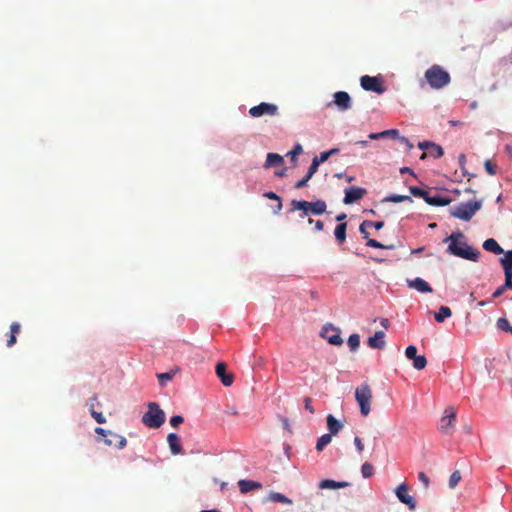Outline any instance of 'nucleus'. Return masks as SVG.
<instances>
[{
	"label": "nucleus",
	"instance_id": "nucleus-1",
	"mask_svg": "<svg viewBox=\"0 0 512 512\" xmlns=\"http://www.w3.org/2000/svg\"><path fill=\"white\" fill-rule=\"evenodd\" d=\"M444 242H449L447 253L450 255L470 261H477L479 258L480 252L467 244L461 231L453 232Z\"/></svg>",
	"mask_w": 512,
	"mask_h": 512
},
{
	"label": "nucleus",
	"instance_id": "nucleus-2",
	"mask_svg": "<svg viewBox=\"0 0 512 512\" xmlns=\"http://www.w3.org/2000/svg\"><path fill=\"white\" fill-rule=\"evenodd\" d=\"M327 204L324 200L309 202L306 200H292L290 212L301 211L300 217L305 218L309 214L322 215L326 212Z\"/></svg>",
	"mask_w": 512,
	"mask_h": 512
},
{
	"label": "nucleus",
	"instance_id": "nucleus-3",
	"mask_svg": "<svg viewBox=\"0 0 512 512\" xmlns=\"http://www.w3.org/2000/svg\"><path fill=\"white\" fill-rule=\"evenodd\" d=\"M424 77L429 86L436 90L442 89L451 81L450 74L442 66L437 64H434L427 69Z\"/></svg>",
	"mask_w": 512,
	"mask_h": 512
},
{
	"label": "nucleus",
	"instance_id": "nucleus-4",
	"mask_svg": "<svg viewBox=\"0 0 512 512\" xmlns=\"http://www.w3.org/2000/svg\"><path fill=\"white\" fill-rule=\"evenodd\" d=\"M148 410L142 416L143 424L152 429L161 427L166 419L164 411L160 408L156 402H149Z\"/></svg>",
	"mask_w": 512,
	"mask_h": 512
},
{
	"label": "nucleus",
	"instance_id": "nucleus-5",
	"mask_svg": "<svg viewBox=\"0 0 512 512\" xmlns=\"http://www.w3.org/2000/svg\"><path fill=\"white\" fill-rule=\"evenodd\" d=\"M482 207V202L479 200L468 201L466 203H460L450 209V214L464 221H469L475 215V213Z\"/></svg>",
	"mask_w": 512,
	"mask_h": 512
},
{
	"label": "nucleus",
	"instance_id": "nucleus-6",
	"mask_svg": "<svg viewBox=\"0 0 512 512\" xmlns=\"http://www.w3.org/2000/svg\"><path fill=\"white\" fill-rule=\"evenodd\" d=\"M373 392L368 383L364 382L355 390V399L360 407L361 414L366 417L371 412Z\"/></svg>",
	"mask_w": 512,
	"mask_h": 512
},
{
	"label": "nucleus",
	"instance_id": "nucleus-7",
	"mask_svg": "<svg viewBox=\"0 0 512 512\" xmlns=\"http://www.w3.org/2000/svg\"><path fill=\"white\" fill-rule=\"evenodd\" d=\"M361 87L366 91H373L377 94H382L385 91L383 81L379 77L362 76L360 79Z\"/></svg>",
	"mask_w": 512,
	"mask_h": 512
},
{
	"label": "nucleus",
	"instance_id": "nucleus-8",
	"mask_svg": "<svg viewBox=\"0 0 512 512\" xmlns=\"http://www.w3.org/2000/svg\"><path fill=\"white\" fill-rule=\"evenodd\" d=\"M278 113V107L272 103L262 102L259 105L249 109V115L253 118H259L263 115L274 116Z\"/></svg>",
	"mask_w": 512,
	"mask_h": 512
},
{
	"label": "nucleus",
	"instance_id": "nucleus-9",
	"mask_svg": "<svg viewBox=\"0 0 512 512\" xmlns=\"http://www.w3.org/2000/svg\"><path fill=\"white\" fill-rule=\"evenodd\" d=\"M408 491V486L405 483H402L396 488L395 493L401 503L406 504L410 510H415L416 501L408 494Z\"/></svg>",
	"mask_w": 512,
	"mask_h": 512
},
{
	"label": "nucleus",
	"instance_id": "nucleus-10",
	"mask_svg": "<svg viewBox=\"0 0 512 512\" xmlns=\"http://www.w3.org/2000/svg\"><path fill=\"white\" fill-rule=\"evenodd\" d=\"M367 194V190L362 187L351 186L345 189L344 204H352L361 200Z\"/></svg>",
	"mask_w": 512,
	"mask_h": 512
},
{
	"label": "nucleus",
	"instance_id": "nucleus-11",
	"mask_svg": "<svg viewBox=\"0 0 512 512\" xmlns=\"http://www.w3.org/2000/svg\"><path fill=\"white\" fill-rule=\"evenodd\" d=\"M456 418V412L453 407H447L444 411V416L440 420L439 429L445 434L450 433V429L453 427V422Z\"/></svg>",
	"mask_w": 512,
	"mask_h": 512
},
{
	"label": "nucleus",
	"instance_id": "nucleus-12",
	"mask_svg": "<svg viewBox=\"0 0 512 512\" xmlns=\"http://www.w3.org/2000/svg\"><path fill=\"white\" fill-rule=\"evenodd\" d=\"M334 103L339 110L346 111L351 108L350 95L345 91H338L334 94Z\"/></svg>",
	"mask_w": 512,
	"mask_h": 512
},
{
	"label": "nucleus",
	"instance_id": "nucleus-13",
	"mask_svg": "<svg viewBox=\"0 0 512 512\" xmlns=\"http://www.w3.org/2000/svg\"><path fill=\"white\" fill-rule=\"evenodd\" d=\"M226 364L223 362H220L216 365V374L220 378L222 384L224 386H231L234 380V377L232 374L227 373Z\"/></svg>",
	"mask_w": 512,
	"mask_h": 512
},
{
	"label": "nucleus",
	"instance_id": "nucleus-14",
	"mask_svg": "<svg viewBox=\"0 0 512 512\" xmlns=\"http://www.w3.org/2000/svg\"><path fill=\"white\" fill-rule=\"evenodd\" d=\"M407 284L410 288L416 289L421 293H431L433 291L429 283L419 277L413 280H407Z\"/></svg>",
	"mask_w": 512,
	"mask_h": 512
},
{
	"label": "nucleus",
	"instance_id": "nucleus-15",
	"mask_svg": "<svg viewBox=\"0 0 512 512\" xmlns=\"http://www.w3.org/2000/svg\"><path fill=\"white\" fill-rule=\"evenodd\" d=\"M167 442L170 448V451L173 455H178L182 452V445L180 443V438L175 433H170L167 436Z\"/></svg>",
	"mask_w": 512,
	"mask_h": 512
},
{
	"label": "nucleus",
	"instance_id": "nucleus-16",
	"mask_svg": "<svg viewBox=\"0 0 512 512\" xmlns=\"http://www.w3.org/2000/svg\"><path fill=\"white\" fill-rule=\"evenodd\" d=\"M385 333L383 331H376L372 337L368 339L369 347L373 349H382L385 346Z\"/></svg>",
	"mask_w": 512,
	"mask_h": 512
},
{
	"label": "nucleus",
	"instance_id": "nucleus-17",
	"mask_svg": "<svg viewBox=\"0 0 512 512\" xmlns=\"http://www.w3.org/2000/svg\"><path fill=\"white\" fill-rule=\"evenodd\" d=\"M451 202V199L449 197H446V196H442L440 194H435V195H428V197L426 198V203L431 205V206H446L448 204H450Z\"/></svg>",
	"mask_w": 512,
	"mask_h": 512
},
{
	"label": "nucleus",
	"instance_id": "nucleus-18",
	"mask_svg": "<svg viewBox=\"0 0 512 512\" xmlns=\"http://www.w3.org/2000/svg\"><path fill=\"white\" fill-rule=\"evenodd\" d=\"M349 485H350V483L346 482V481H335L332 479H325L319 483V488H321V489H340V488L348 487Z\"/></svg>",
	"mask_w": 512,
	"mask_h": 512
},
{
	"label": "nucleus",
	"instance_id": "nucleus-19",
	"mask_svg": "<svg viewBox=\"0 0 512 512\" xmlns=\"http://www.w3.org/2000/svg\"><path fill=\"white\" fill-rule=\"evenodd\" d=\"M328 331L334 332L332 335L327 336V340L330 344L339 346L343 343V339L341 338L339 331L335 329L333 326H325L323 329V336H325V333Z\"/></svg>",
	"mask_w": 512,
	"mask_h": 512
},
{
	"label": "nucleus",
	"instance_id": "nucleus-20",
	"mask_svg": "<svg viewBox=\"0 0 512 512\" xmlns=\"http://www.w3.org/2000/svg\"><path fill=\"white\" fill-rule=\"evenodd\" d=\"M483 248L486 251L494 253L496 255L502 254L504 252V250L500 247L498 242L493 238L485 240L483 243Z\"/></svg>",
	"mask_w": 512,
	"mask_h": 512
},
{
	"label": "nucleus",
	"instance_id": "nucleus-21",
	"mask_svg": "<svg viewBox=\"0 0 512 512\" xmlns=\"http://www.w3.org/2000/svg\"><path fill=\"white\" fill-rule=\"evenodd\" d=\"M239 489L241 493H248L253 489H259L262 485L259 482L251 481V480H240L238 482Z\"/></svg>",
	"mask_w": 512,
	"mask_h": 512
},
{
	"label": "nucleus",
	"instance_id": "nucleus-22",
	"mask_svg": "<svg viewBox=\"0 0 512 512\" xmlns=\"http://www.w3.org/2000/svg\"><path fill=\"white\" fill-rule=\"evenodd\" d=\"M20 331H21V326L18 322H13L10 325V335L7 340V347L10 348L16 344L17 335L20 333Z\"/></svg>",
	"mask_w": 512,
	"mask_h": 512
},
{
	"label": "nucleus",
	"instance_id": "nucleus-23",
	"mask_svg": "<svg viewBox=\"0 0 512 512\" xmlns=\"http://www.w3.org/2000/svg\"><path fill=\"white\" fill-rule=\"evenodd\" d=\"M507 289H511L512 290V275L510 274H505V282L503 285H501L500 287H498L494 293L492 294V297L493 298H498L500 297L501 295H503V293L507 290Z\"/></svg>",
	"mask_w": 512,
	"mask_h": 512
},
{
	"label": "nucleus",
	"instance_id": "nucleus-24",
	"mask_svg": "<svg viewBox=\"0 0 512 512\" xmlns=\"http://www.w3.org/2000/svg\"><path fill=\"white\" fill-rule=\"evenodd\" d=\"M500 263L503 266L504 274L512 275V249L505 253L504 257L500 259Z\"/></svg>",
	"mask_w": 512,
	"mask_h": 512
},
{
	"label": "nucleus",
	"instance_id": "nucleus-25",
	"mask_svg": "<svg viewBox=\"0 0 512 512\" xmlns=\"http://www.w3.org/2000/svg\"><path fill=\"white\" fill-rule=\"evenodd\" d=\"M347 223H340L334 230L335 239L339 244H343L346 240Z\"/></svg>",
	"mask_w": 512,
	"mask_h": 512
},
{
	"label": "nucleus",
	"instance_id": "nucleus-26",
	"mask_svg": "<svg viewBox=\"0 0 512 512\" xmlns=\"http://www.w3.org/2000/svg\"><path fill=\"white\" fill-rule=\"evenodd\" d=\"M327 426L331 435L337 434L342 428V424L331 414L327 416Z\"/></svg>",
	"mask_w": 512,
	"mask_h": 512
},
{
	"label": "nucleus",
	"instance_id": "nucleus-27",
	"mask_svg": "<svg viewBox=\"0 0 512 512\" xmlns=\"http://www.w3.org/2000/svg\"><path fill=\"white\" fill-rule=\"evenodd\" d=\"M283 162H284V160L281 155H279L277 153H268L266 162H265V167L269 168L272 166H278V165H281Z\"/></svg>",
	"mask_w": 512,
	"mask_h": 512
},
{
	"label": "nucleus",
	"instance_id": "nucleus-28",
	"mask_svg": "<svg viewBox=\"0 0 512 512\" xmlns=\"http://www.w3.org/2000/svg\"><path fill=\"white\" fill-rule=\"evenodd\" d=\"M443 154H444V151H443V149H442V147H441V146H439V145H437V144H435V143H431V145H430V148H429L428 152L423 153V154H422V156H421V158L423 159V158H425L427 155H429V156H431V157H433V158L437 159V158L442 157V156H443Z\"/></svg>",
	"mask_w": 512,
	"mask_h": 512
},
{
	"label": "nucleus",
	"instance_id": "nucleus-29",
	"mask_svg": "<svg viewBox=\"0 0 512 512\" xmlns=\"http://www.w3.org/2000/svg\"><path fill=\"white\" fill-rule=\"evenodd\" d=\"M115 439H116V442H114L112 439H105L104 442L107 446H112L114 445L115 447H117L118 449H123L126 444H127V440L124 436H121V435H116V434H113L112 435Z\"/></svg>",
	"mask_w": 512,
	"mask_h": 512
},
{
	"label": "nucleus",
	"instance_id": "nucleus-30",
	"mask_svg": "<svg viewBox=\"0 0 512 512\" xmlns=\"http://www.w3.org/2000/svg\"><path fill=\"white\" fill-rule=\"evenodd\" d=\"M267 499L271 502H279L287 505L292 504V500L290 498L279 492H270Z\"/></svg>",
	"mask_w": 512,
	"mask_h": 512
},
{
	"label": "nucleus",
	"instance_id": "nucleus-31",
	"mask_svg": "<svg viewBox=\"0 0 512 512\" xmlns=\"http://www.w3.org/2000/svg\"><path fill=\"white\" fill-rule=\"evenodd\" d=\"M452 315V311L447 306H441L439 311L435 313V320L439 323H442L446 318Z\"/></svg>",
	"mask_w": 512,
	"mask_h": 512
},
{
	"label": "nucleus",
	"instance_id": "nucleus-32",
	"mask_svg": "<svg viewBox=\"0 0 512 512\" xmlns=\"http://www.w3.org/2000/svg\"><path fill=\"white\" fill-rule=\"evenodd\" d=\"M383 201L384 202H393V203H400V202H404V201L413 202V200L410 196L396 195V194L389 195V196L385 197Z\"/></svg>",
	"mask_w": 512,
	"mask_h": 512
},
{
	"label": "nucleus",
	"instance_id": "nucleus-33",
	"mask_svg": "<svg viewBox=\"0 0 512 512\" xmlns=\"http://www.w3.org/2000/svg\"><path fill=\"white\" fill-rule=\"evenodd\" d=\"M176 371H170L157 374V379L160 386H165L166 382L171 381L175 376Z\"/></svg>",
	"mask_w": 512,
	"mask_h": 512
},
{
	"label": "nucleus",
	"instance_id": "nucleus-34",
	"mask_svg": "<svg viewBox=\"0 0 512 512\" xmlns=\"http://www.w3.org/2000/svg\"><path fill=\"white\" fill-rule=\"evenodd\" d=\"M331 440V434L322 435L316 443V449L318 451H322L331 442Z\"/></svg>",
	"mask_w": 512,
	"mask_h": 512
},
{
	"label": "nucleus",
	"instance_id": "nucleus-35",
	"mask_svg": "<svg viewBox=\"0 0 512 512\" xmlns=\"http://www.w3.org/2000/svg\"><path fill=\"white\" fill-rule=\"evenodd\" d=\"M347 344L351 351H356L360 346V337L358 334H351L348 338Z\"/></svg>",
	"mask_w": 512,
	"mask_h": 512
},
{
	"label": "nucleus",
	"instance_id": "nucleus-36",
	"mask_svg": "<svg viewBox=\"0 0 512 512\" xmlns=\"http://www.w3.org/2000/svg\"><path fill=\"white\" fill-rule=\"evenodd\" d=\"M426 365H427V360H426V357L424 355L416 356L413 359V367L416 370H422V369H424L426 367Z\"/></svg>",
	"mask_w": 512,
	"mask_h": 512
},
{
	"label": "nucleus",
	"instance_id": "nucleus-37",
	"mask_svg": "<svg viewBox=\"0 0 512 512\" xmlns=\"http://www.w3.org/2000/svg\"><path fill=\"white\" fill-rule=\"evenodd\" d=\"M375 470L372 464L366 462L361 467V473L364 478H370L373 476Z\"/></svg>",
	"mask_w": 512,
	"mask_h": 512
},
{
	"label": "nucleus",
	"instance_id": "nucleus-38",
	"mask_svg": "<svg viewBox=\"0 0 512 512\" xmlns=\"http://www.w3.org/2000/svg\"><path fill=\"white\" fill-rule=\"evenodd\" d=\"M409 190H410V193H411L413 196L423 198L425 201H426V198H427V197H428V195H429V192H428V191L423 190V189H421V188H419V187H415V186H413V187H410V188H409Z\"/></svg>",
	"mask_w": 512,
	"mask_h": 512
},
{
	"label": "nucleus",
	"instance_id": "nucleus-39",
	"mask_svg": "<svg viewBox=\"0 0 512 512\" xmlns=\"http://www.w3.org/2000/svg\"><path fill=\"white\" fill-rule=\"evenodd\" d=\"M89 409H90L91 416L95 419V421L97 423L103 424V423L106 422V419L103 416V414L101 412H97V411L94 410V405L93 404L89 405Z\"/></svg>",
	"mask_w": 512,
	"mask_h": 512
},
{
	"label": "nucleus",
	"instance_id": "nucleus-40",
	"mask_svg": "<svg viewBox=\"0 0 512 512\" xmlns=\"http://www.w3.org/2000/svg\"><path fill=\"white\" fill-rule=\"evenodd\" d=\"M497 327L503 331L512 333V326L506 318H499L497 320Z\"/></svg>",
	"mask_w": 512,
	"mask_h": 512
},
{
	"label": "nucleus",
	"instance_id": "nucleus-41",
	"mask_svg": "<svg viewBox=\"0 0 512 512\" xmlns=\"http://www.w3.org/2000/svg\"><path fill=\"white\" fill-rule=\"evenodd\" d=\"M461 480V474L459 471H454L449 478V487L455 488Z\"/></svg>",
	"mask_w": 512,
	"mask_h": 512
},
{
	"label": "nucleus",
	"instance_id": "nucleus-42",
	"mask_svg": "<svg viewBox=\"0 0 512 512\" xmlns=\"http://www.w3.org/2000/svg\"><path fill=\"white\" fill-rule=\"evenodd\" d=\"M484 167L489 175H495L497 173V165L493 163L491 160H486L484 162Z\"/></svg>",
	"mask_w": 512,
	"mask_h": 512
},
{
	"label": "nucleus",
	"instance_id": "nucleus-43",
	"mask_svg": "<svg viewBox=\"0 0 512 512\" xmlns=\"http://www.w3.org/2000/svg\"><path fill=\"white\" fill-rule=\"evenodd\" d=\"M405 355L408 359L413 360L417 356V348L414 345H409L405 350Z\"/></svg>",
	"mask_w": 512,
	"mask_h": 512
},
{
	"label": "nucleus",
	"instance_id": "nucleus-44",
	"mask_svg": "<svg viewBox=\"0 0 512 512\" xmlns=\"http://www.w3.org/2000/svg\"><path fill=\"white\" fill-rule=\"evenodd\" d=\"M319 165L320 163L315 158H313L312 163L307 172L308 177H313V175L317 172Z\"/></svg>",
	"mask_w": 512,
	"mask_h": 512
},
{
	"label": "nucleus",
	"instance_id": "nucleus-45",
	"mask_svg": "<svg viewBox=\"0 0 512 512\" xmlns=\"http://www.w3.org/2000/svg\"><path fill=\"white\" fill-rule=\"evenodd\" d=\"M183 422H184V418L181 415H174L170 419V424L174 428H177Z\"/></svg>",
	"mask_w": 512,
	"mask_h": 512
},
{
	"label": "nucleus",
	"instance_id": "nucleus-46",
	"mask_svg": "<svg viewBox=\"0 0 512 512\" xmlns=\"http://www.w3.org/2000/svg\"><path fill=\"white\" fill-rule=\"evenodd\" d=\"M366 245L369 247L379 248V249L387 248L385 245H383L382 243L378 242L375 239H368Z\"/></svg>",
	"mask_w": 512,
	"mask_h": 512
},
{
	"label": "nucleus",
	"instance_id": "nucleus-47",
	"mask_svg": "<svg viewBox=\"0 0 512 512\" xmlns=\"http://www.w3.org/2000/svg\"><path fill=\"white\" fill-rule=\"evenodd\" d=\"M301 152H302V147H301V145H300V144H297V145L293 148V150H291V151L289 152V155L291 156V160H292V161H295V160H296L297 155H299Z\"/></svg>",
	"mask_w": 512,
	"mask_h": 512
},
{
	"label": "nucleus",
	"instance_id": "nucleus-48",
	"mask_svg": "<svg viewBox=\"0 0 512 512\" xmlns=\"http://www.w3.org/2000/svg\"><path fill=\"white\" fill-rule=\"evenodd\" d=\"M418 479L424 485L425 488H428L430 481L428 476L424 472L418 473Z\"/></svg>",
	"mask_w": 512,
	"mask_h": 512
},
{
	"label": "nucleus",
	"instance_id": "nucleus-49",
	"mask_svg": "<svg viewBox=\"0 0 512 512\" xmlns=\"http://www.w3.org/2000/svg\"><path fill=\"white\" fill-rule=\"evenodd\" d=\"M382 133L384 134V138L385 137H391V138L399 137V131L397 129L385 130V131H382Z\"/></svg>",
	"mask_w": 512,
	"mask_h": 512
},
{
	"label": "nucleus",
	"instance_id": "nucleus-50",
	"mask_svg": "<svg viewBox=\"0 0 512 512\" xmlns=\"http://www.w3.org/2000/svg\"><path fill=\"white\" fill-rule=\"evenodd\" d=\"M311 403H312L311 398H309V397L304 398L305 409L308 410L311 414H314L315 410H314L313 406L311 405Z\"/></svg>",
	"mask_w": 512,
	"mask_h": 512
},
{
	"label": "nucleus",
	"instance_id": "nucleus-51",
	"mask_svg": "<svg viewBox=\"0 0 512 512\" xmlns=\"http://www.w3.org/2000/svg\"><path fill=\"white\" fill-rule=\"evenodd\" d=\"M367 226H368V221H364V222L360 225V227H359V231H360V233L363 235V237H364L365 239H367V240H368V239H369V238H368L369 233H368V232H367V230H366V227H367Z\"/></svg>",
	"mask_w": 512,
	"mask_h": 512
},
{
	"label": "nucleus",
	"instance_id": "nucleus-52",
	"mask_svg": "<svg viewBox=\"0 0 512 512\" xmlns=\"http://www.w3.org/2000/svg\"><path fill=\"white\" fill-rule=\"evenodd\" d=\"M329 157H330V153H328V151H324L320 154V156H315L314 158L321 164V163L325 162L326 160H328Z\"/></svg>",
	"mask_w": 512,
	"mask_h": 512
},
{
	"label": "nucleus",
	"instance_id": "nucleus-53",
	"mask_svg": "<svg viewBox=\"0 0 512 512\" xmlns=\"http://www.w3.org/2000/svg\"><path fill=\"white\" fill-rule=\"evenodd\" d=\"M354 444H355V446L357 448V451L359 453H361L364 450V444H363L362 440L359 437H355L354 438Z\"/></svg>",
	"mask_w": 512,
	"mask_h": 512
},
{
	"label": "nucleus",
	"instance_id": "nucleus-54",
	"mask_svg": "<svg viewBox=\"0 0 512 512\" xmlns=\"http://www.w3.org/2000/svg\"><path fill=\"white\" fill-rule=\"evenodd\" d=\"M368 227H374L375 229L380 230L384 227V222L383 221H376V222L368 221Z\"/></svg>",
	"mask_w": 512,
	"mask_h": 512
},
{
	"label": "nucleus",
	"instance_id": "nucleus-55",
	"mask_svg": "<svg viewBox=\"0 0 512 512\" xmlns=\"http://www.w3.org/2000/svg\"><path fill=\"white\" fill-rule=\"evenodd\" d=\"M264 197H266L270 200H276L278 202H280V200H281V198L276 193H274L272 191L264 193Z\"/></svg>",
	"mask_w": 512,
	"mask_h": 512
},
{
	"label": "nucleus",
	"instance_id": "nucleus-56",
	"mask_svg": "<svg viewBox=\"0 0 512 512\" xmlns=\"http://www.w3.org/2000/svg\"><path fill=\"white\" fill-rule=\"evenodd\" d=\"M95 433H97L98 435H101L103 437H106L107 435H112L111 431H106L105 429H103L101 427H96Z\"/></svg>",
	"mask_w": 512,
	"mask_h": 512
},
{
	"label": "nucleus",
	"instance_id": "nucleus-57",
	"mask_svg": "<svg viewBox=\"0 0 512 512\" xmlns=\"http://www.w3.org/2000/svg\"><path fill=\"white\" fill-rule=\"evenodd\" d=\"M432 142H428V141H424V142H419L418 144V147L422 150H426L428 152L429 148H430V145H431Z\"/></svg>",
	"mask_w": 512,
	"mask_h": 512
},
{
	"label": "nucleus",
	"instance_id": "nucleus-58",
	"mask_svg": "<svg viewBox=\"0 0 512 512\" xmlns=\"http://www.w3.org/2000/svg\"><path fill=\"white\" fill-rule=\"evenodd\" d=\"M368 137H369V139H372V140H378V139L384 138V134L382 132L370 133Z\"/></svg>",
	"mask_w": 512,
	"mask_h": 512
},
{
	"label": "nucleus",
	"instance_id": "nucleus-59",
	"mask_svg": "<svg viewBox=\"0 0 512 512\" xmlns=\"http://www.w3.org/2000/svg\"><path fill=\"white\" fill-rule=\"evenodd\" d=\"M403 144L407 146V148L410 150L413 148V144L410 143V141L406 137H397Z\"/></svg>",
	"mask_w": 512,
	"mask_h": 512
},
{
	"label": "nucleus",
	"instance_id": "nucleus-60",
	"mask_svg": "<svg viewBox=\"0 0 512 512\" xmlns=\"http://www.w3.org/2000/svg\"><path fill=\"white\" fill-rule=\"evenodd\" d=\"M324 228V223L321 220L315 221V230L322 231Z\"/></svg>",
	"mask_w": 512,
	"mask_h": 512
},
{
	"label": "nucleus",
	"instance_id": "nucleus-61",
	"mask_svg": "<svg viewBox=\"0 0 512 512\" xmlns=\"http://www.w3.org/2000/svg\"><path fill=\"white\" fill-rule=\"evenodd\" d=\"M400 173L401 174H404V173H410L411 175H414V172L412 169H410L409 167H403L400 169Z\"/></svg>",
	"mask_w": 512,
	"mask_h": 512
},
{
	"label": "nucleus",
	"instance_id": "nucleus-62",
	"mask_svg": "<svg viewBox=\"0 0 512 512\" xmlns=\"http://www.w3.org/2000/svg\"><path fill=\"white\" fill-rule=\"evenodd\" d=\"M307 184L301 179L299 180L296 184H295V188L296 189H301L303 187H305Z\"/></svg>",
	"mask_w": 512,
	"mask_h": 512
},
{
	"label": "nucleus",
	"instance_id": "nucleus-63",
	"mask_svg": "<svg viewBox=\"0 0 512 512\" xmlns=\"http://www.w3.org/2000/svg\"><path fill=\"white\" fill-rule=\"evenodd\" d=\"M449 124L452 126H463L464 125V123L462 121H454V120H450Z\"/></svg>",
	"mask_w": 512,
	"mask_h": 512
},
{
	"label": "nucleus",
	"instance_id": "nucleus-64",
	"mask_svg": "<svg viewBox=\"0 0 512 512\" xmlns=\"http://www.w3.org/2000/svg\"><path fill=\"white\" fill-rule=\"evenodd\" d=\"M346 217H347V215L345 213H341V214L336 216V220L341 222V221L345 220Z\"/></svg>",
	"mask_w": 512,
	"mask_h": 512
}]
</instances>
